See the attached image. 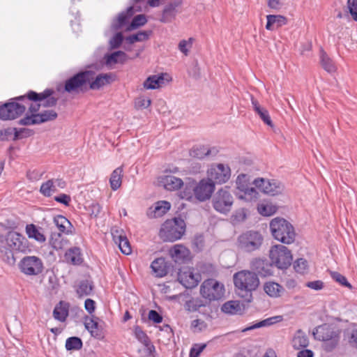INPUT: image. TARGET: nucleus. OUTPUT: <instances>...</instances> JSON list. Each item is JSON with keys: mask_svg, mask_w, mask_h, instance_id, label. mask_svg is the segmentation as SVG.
<instances>
[{"mask_svg": "<svg viewBox=\"0 0 357 357\" xmlns=\"http://www.w3.org/2000/svg\"><path fill=\"white\" fill-rule=\"evenodd\" d=\"M27 241L24 236L16 231H9L6 236L0 234V254L2 259L8 264H14L15 259L13 251H24Z\"/></svg>", "mask_w": 357, "mask_h": 357, "instance_id": "f257e3e1", "label": "nucleus"}, {"mask_svg": "<svg viewBox=\"0 0 357 357\" xmlns=\"http://www.w3.org/2000/svg\"><path fill=\"white\" fill-rule=\"evenodd\" d=\"M341 330L335 324H324L315 328L314 339L323 342L324 349L333 351L338 344Z\"/></svg>", "mask_w": 357, "mask_h": 357, "instance_id": "f03ea898", "label": "nucleus"}, {"mask_svg": "<svg viewBox=\"0 0 357 357\" xmlns=\"http://www.w3.org/2000/svg\"><path fill=\"white\" fill-rule=\"evenodd\" d=\"M270 229L273 236L285 244L292 243L296 238V232L292 225L282 218H275L270 222Z\"/></svg>", "mask_w": 357, "mask_h": 357, "instance_id": "7ed1b4c3", "label": "nucleus"}, {"mask_svg": "<svg viewBox=\"0 0 357 357\" xmlns=\"http://www.w3.org/2000/svg\"><path fill=\"white\" fill-rule=\"evenodd\" d=\"M235 287L238 294L245 297H251V292L256 290L259 284V280L255 273L249 271H241L236 273L233 277Z\"/></svg>", "mask_w": 357, "mask_h": 357, "instance_id": "20e7f679", "label": "nucleus"}, {"mask_svg": "<svg viewBox=\"0 0 357 357\" xmlns=\"http://www.w3.org/2000/svg\"><path fill=\"white\" fill-rule=\"evenodd\" d=\"M185 224L183 220L174 218L166 220L160 230V237L164 241H175L181 238L185 233Z\"/></svg>", "mask_w": 357, "mask_h": 357, "instance_id": "39448f33", "label": "nucleus"}, {"mask_svg": "<svg viewBox=\"0 0 357 357\" xmlns=\"http://www.w3.org/2000/svg\"><path fill=\"white\" fill-rule=\"evenodd\" d=\"M92 79V73L87 70L79 72L66 81L64 90L70 93L85 92L89 89V83Z\"/></svg>", "mask_w": 357, "mask_h": 357, "instance_id": "423d86ee", "label": "nucleus"}, {"mask_svg": "<svg viewBox=\"0 0 357 357\" xmlns=\"http://www.w3.org/2000/svg\"><path fill=\"white\" fill-rule=\"evenodd\" d=\"M264 241L261 234L257 231H247L237 239L238 247L244 252H251L259 250Z\"/></svg>", "mask_w": 357, "mask_h": 357, "instance_id": "0eeeda50", "label": "nucleus"}, {"mask_svg": "<svg viewBox=\"0 0 357 357\" xmlns=\"http://www.w3.org/2000/svg\"><path fill=\"white\" fill-rule=\"evenodd\" d=\"M200 294L203 298L209 301H218L223 298L225 287L223 284L215 279H208L202 284Z\"/></svg>", "mask_w": 357, "mask_h": 357, "instance_id": "6e6552de", "label": "nucleus"}, {"mask_svg": "<svg viewBox=\"0 0 357 357\" xmlns=\"http://www.w3.org/2000/svg\"><path fill=\"white\" fill-rule=\"evenodd\" d=\"M269 257L272 263L280 269L287 268L292 261V255L290 250L282 245L273 246L270 250Z\"/></svg>", "mask_w": 357, "mask_h": 357, "instance_id": "1a4fd4ad", "label": "nucleus"}, {"mask_svg": "<svg viewBox=\"0 0 357 357\" xmlns=\"http://www.w3.org/2000/svg\"><path fill=\"white\" fill-rule=\"evenodd\" d=\"M24 99V96H19L0 106V119L3 121L13 120L20 116L26 110L24 105L17 102L15 100Z\"/></svg>", "mask_w": 357, "mask_h": 357, "instance_id": "9d476101", "label": "nucleus"}, {"mask_svg": "<svg viewBox=\"0 0 357 357\" xmlns=\"http://www.w3.org/2000/svg\"><path fill=\"white\" fill-rule=\"evenodd\" d=\"M233 203L234 198L227 187L218 190L212 199L214 209L224 214L231 211Z\"/></svg>", "mask_w": 357, "mask_h": 357, "instance_id": "9b49d317", "label": "nucleus"}, {"mask_svg": "<svg viewBox=\"0 0 357 357\" xmlns=\"http://www.w3.org/2000/svg\"><path fill=\"white\" fill-rule=\"evenodd\" d=\"M252 183L264 194L271 196L281 194L284 189V185L275 179L257 178Z\"/></svg>", "mask_w": 357, "mask_h": 357, "instance_id": "f8f14e48", "label": "nucleus"}, {"mask_svg": "<svg viewBox=\"0 0 357 357\" xmlns=\"http://www.w3.org/2000/svg\"><path fill=\"white\" fill-rule=\"evenodd\" d=\"M21 271L27 275H36L43 269L42 260L36 256H27L22 259L20 263Z\"/></svg>", "mask_w": 357, "mask_h": 357, "instance_id": "ddd939ff", "label": "nucleus"}, {"mask_svg": "<svg viewBox=\"0 0 357 357\" xmlns=\"http://www.w3.org/2000/svg\"><path fill=\"white\" fill-rule=\"evenodd\" d=\"M208 179L216 183H226L230 178L231 170L228 165L218 164L212 165L208 172Z\"/></svg>", "mask_w": 357, "mask_h": 357, "instance_id": "4468645a", "label": "nucleus"}, {"mask_svg": "<svg viewBox=\"0 0 357 357\" xmlns=\"http://www.w3.org/2000/svg\"><path fill=\"white\" fill-rule=\"evenodd\" d=\"M57 117V114L54 110H47L40 114H33L26 115L24 118L20 119L21 125H34L40 124L49 121L54 120Z\"/></svg>", "mask_w": 357, "mask_h": 357, "instance_id": "2eb2a0df", "label": "nucleus"}, {"mask_svg": "<svg viewBox=\"0 0 357 357\" xmlns=\"http://www.w3.org/2000/svg\"><path fill=\"white\" fill-rule=\"evenodd\" d=\"M215 190V185L208 179L202 180L194 188V195L200 202L209 199Z\"/></svg>", "mask_w": 357, "mask_h": 357, "instance_id": "dca6fc26", "label": "nucleus"}, {"mask_svg": "<svg viewBox=\"0 0 357 357\" xmlns=\"http://www.w3.org/2000/svg\"><path fill=\"white\" fill-rule=\"evenodd\" d=\"M52 93L53 91L51 89H46L42 93L30 91L27 96L30 100L42 102V106L50 107L54 106L57 102V98L52 96Z\"/></svg>", "mask_w": 357, "mask_h": 357, "instance_id": "f3484780", "label": "nucleus"}, {"mask_svg": "<svg viewBox=\"0 0 357 357\" xmlns=\"http://www.w3.org/2000/svg\"><path fill=\"white\" fill-rule=\"evenodd\" d=\"M178 280L185 288L191 289L198 284L201 275L194 273L190 269L181 270L178 274Z\"/></svg>", "mask_w": 357, "mask_h": 357, "instance_id": "a211bd4d", "label": "nucleus"}, {"mask_svg": "<svg viewBox=\"0 0 357 357\" xmlns=\"http://www.w3.org/2000/svg\"><path fill=\"white\" fill-rule=\"evenodd\" d=\"M139 7L135 8L134 6H130L126 11L119 14L112 23V29L114 31L123 28L128 22L130 17L136 11H140Z\"/></svg>", "mask_w": 357, "mask_h": 357, "instance_id": "6ab92c4d", "label": "nucleus"}, {"mask_svg": "<svg viewBox=\"0 0 357 357\" xmlns=\"http://www.w3.org/2000/svg\"><path fill=\"white\" fill-rule=\"evenodd\" d=\"M158 182L160 185L170 191L177 190L183 185V181L180 178L172 174L160 176L158 178Z\"/></svg>", "mask_w": 357, "mask_h": 357, "instance_id": "aec40b11", "label": "nucleus"}, {"mask_svg": "<svg viewBox=\"0 0 357 357\" xmlns=\"http://www.w3.org/2000/svg\"><path fill=\"white\" fill-rule=\"evenodd\" d=\"M318 57L319 65L328 73L333 74L337 71V66L334 61L321 47H319Z\"/></svg>", "mask_w": 357, "mask_h": 357, "instance_id": "412c9836", "label": "nucleus"}, {"mask_svg": "<svg viewBox=\"0 0 357 357\" xmlns=\"http://www.w3.org/2000/svg\"><path fill=\"white\" fill-rule=\"evenodd\" d=\"M250 268L258 275L266 277L271 274V265L266 259L256 258L251 261Z\"/></svg>", "mask_w": 357, "mask_h": 357, "instance_id": "4be33fe9", "label": "nucleus"}, {"mask_svg": "<svg viewBox=\"0 0 357 357\" xmlns=\"http://www.w3.org/2000/svg\"><path fill=\"white\" fill-rule=\"evenodd\" d=\"M113 240L118 246L121 251L125 255L131 253V247L130 243L126 236L123 234V231H119L117 229L112 230Z\"/></svg>", "mask_w": 357, "mask_h": 357, "instance_id": "5701e85b", "label": "nucleus"}, {"mask_svg": "<svg viewBox=\"0 0 357 357\" xmlns=\"http://www.w3.org/2000/svg\"><path fill=\"white\" fill-rule=\"evenodd\" d=\"M169 253L175 262L181 263L189 257L190 251L183 245L176 244L169 250Z\"/></svg>", "mask_w": 357, "mask_h": 357, "instance_id": "b1692460", "label": "nucleus"}, {"mask_svg": "<svg viewBox=\"0 0 357 357\" xmlns=\"http://www.w3.org/2000/svg\"><path fill=\"white\" fill-rule=\"evenodd\" d=\"M93 73V79L89 83L90 89H99L100 87L110 83L112 81L111 74H100L96 75V73L93 70H87Z\"/></svg>", "mask_w": 357, "mask_h": 357, "instance_id": "393cba45", "label": "nucleus"}, {"mask_svg": "<svg viewBox=\"0 0 357 357\" xmlns=\"http://www.w3.org/2000/svg\"><path fill=\"white\" fill-rule=\"evenodd\" d=\"M171 207V204L167 201H159L153 206L149 208L148 215L151 218H158L165 214Z\"/></svg>", "mask_w": 357, "mask_h": 357, "instance_id": "a878e982", "label": "nucleus"}, {"mask_svg": "<svg viewBox=\"0 0 357 357\" xmlns=\"http://www.w3.org/2000/svg\"><path fill=\"white\" fill-rule=\"evenodd\" d=\"M251 102L254 111L259 115L263 122L271 128H273V123L268 110L261 107L257 100H256L252 96H251Z\"/></svg>", "mask_w": 357, "mask_h": 357, "instance_id": "bb28decb", "label": "nucleus"}, {"mask_svg": "<svg viewBox=\"0 0 357 357\" xmlns=\"http://www.w3.org/2000/svg\"><path fill=\"white\" fill-rule=\"evenodd\" d=\"M54 223L60 233L68 235L73 234L74 228L71 222L64 216L58 215L54 218Z\"/></svg>", "mask_w": 357, "mask_h": 357, "instance_id": "cd10ccee", "label": "nucleus"}, {"mask_svg": "<svg viewBox=\"0 0 357 357\" xmlns=\"http://www.w3.org/2000/svg\"><path fill=\"white\" fill-rule=\"evenodd\" d=\"M97 319V318L86 317L84 326L93 337L100 338L102 337V327L98 324Z\"/></svg>", "mask_w": 357, "mask_h": 357, "instance_id": "c85d7f7f", "label": "nucleus"}, {"mask_svg": "<svg viewBox=\"0 0 357 357\" xmlns=\"http://www.w3.org/2000/svg\"><path fill=\"white\" fill-rule=\"evenodd\" d=\"M26 233L29 238H33L39 243H44L46 241L43 229L36 227L33 224L26 225Z\"/></svg>", "mask_w": 357, "mask_h": 357, "instance_id": "c756f323", "label": "nucleus"}, {"mask_svg": "<svg viewBox=\"0 0 357 357\" xmlns=\"http://www.w3.org/2000/svg\"><path fill=\"white\" fill-rule=\"evenodd\" d=\"M135 334L137 340L145 346L144 351L149 356H152V351L155 348L153 345L151 344L149 337L146 333L139 327H136L135 329Z\"/></svg>", "mask_w": 357, "mask_h": 357, "instance_id": "7c9ffc66", "label": "nucleus"}, {"mask_svg": "<svg viewBox=\"0 0 357 357\" xmlns=\"http://www.w3.org/2000/svg\"><path fill=\"white\" fill-rule=\"evenodd\" d=\"M264 291L271 297H280L284 291V288L278 283L267 282L264 285Z\"/></svg>", "mask_w": 357, "mask_h": 357, "instance_id": "2f4dec72", "label": "nucleus"}, {"mask_svg": "<svg viewBox=\"0 0 357 357\" xmlns=\"http://www.w3.org/2000/svg\"><path fill=\"white\" fill-rule=\"evenodd\" d=\"M151 267L158 277H163L167 273V267L163 258L155 259L151 263Z\"/></svg>", "mask_w": 357, "mask_h": 357, "instance_id": "473e14b6", "label": "nucleus"}, {"mask_svg": "<svg viewBox=\"0 0 357 357\" xmlns=\"http://www.w3.org/2000/svg\"><path fill=\"white\" fill-rule=\"evenodd\" d=\"M179 2H174L168 4L163 10L160 21L164 23L170 22L176 14V8Z\"/></svg>", "mask_w": 357, "mask_h": 357, "instance_id": "72a5a7b5", "label": "nucleus"}, {"mask_svg": "<svg viewBox=\"0 0 357 357\" xmlns=\"http://www.w3.org/2000/svg\"><path fill=\"white\" fill-rule=\"evenodd\" d=\"M68 315V306L67 304L61 301L56 305L53 311V317L55 319L60 321H64Z\"/></svg>", "mask_w": 357, "mask_h": 357, "instance_id": "f704fd0d", "label": "nucleus"}, {"mask_svg": "<svg viewBox=\"0 0 357 357\" xmlns=\"http://www.w3.org/2000/svg\"><path fill=\"white\" fill-rule=\"evenodd\" d=\"M164 84L162 75H152L149 77L144 82V87L146 89H155L160 88Z\"/></svg>", "mask_w": 357, "mask_h": 357, "instance_id": "c9c22d12", "label": "nucleus"}, {"mask_svg": "<svg viewBox=\"0 0 357 357\" xmlns=\"http://www.w3.org/2000/svg\"><path fill=\"white\" fill-rule=\"evenodd\" d=\"M65 259L67 262L72 264H79L82 260L79 248H73L69 249L65 254Z\"/></svg>", "mask_w": 357, "mask_h": 357, "instance_id": "e433bc0d", "label": "nucleus"}, {"mask_svg": "<svg viewBox=\"0 0 357 357\" xmlns=\"http://www.w3.org/2000/svg\"><path fill=\"white\" fill-rule=\"evenodd\" d=\"M206 306V302L199 298H193L187 301L184 305L185 309L188 312H201L200 309Z\"/></svg>", "mask_w": 357, "mask_h": 357, "instance_id": "4c0bfd02", "label": "nucleus"}, {"mask_svg": "<svg viewBox=\"0 0 357 357\" xmlns=\"http://www.w3.org/2000/svg\"><path fill=\"white\" fill-rule=\"evenodd\" d=\"M282 320V318L281 316H275V317H270V318L266 319L263 321H261L251 326L243 328L242 330V332H246V331H250L252 329H255V328H258L260 327H263V326H271V325H272L275 323L279 322Z\"/></svg>", "mask_w": 357, "mask_h": 357, "instance_id": "58836bf2", "label": "nucleus"}, {"mask_svg": "<svg viewBox=\"0 0 357 357\" xmlns=\"http://www.w3.org/2000/svg\"><path fill=\"white\" fill-rule=\"evenodd\" d=\"M291 344L295 349H300L301 348L306 347L309 344V341L302 332L298 331L294 336Z\"/></svg>", "mask_w": 357, "mask_h": 357, "instance_id": "ea45409f", "label": "nucleus"}, {"mask_svg": "<svg viewBox=\"0 0 357 357\" xmlns=\"http://www.w3.org/2000/svg\"><path fill=\"white\" fill-rule=\"evenodd\" d=\"M93 290L92 283L88 280H82L79 282L76 292L79 298L89 296Z\"/></svg>", "mask_w": 357, "mask_h": 357, "instance_id": "a19ab883", "label": "nucleus"}, {"mask_svg": "<svg viewBox=\"0 0 357 357\" xmlns=\"http://www.w3.org/2000/svg\"><path fill=\"white\" fill-rule=\"evenodd\" d=\"M122 172L123 169L121 167H118L112 173L109 182L112 190H116L121 186Z\"/></svg>", "mask_w": 357, "mask_h": 357, "instance_id": "79ce46f5", "label": "nucleus"}, {"mask_svg": "<svg viewBox=\"0 0 357 357\" xmlns=\"http://www.w3.org/2000/svg\"><path fill=\"white\" fill-rule=\"evenodd\" d=\"M241 191L243 194L238 195V198L245 199L246 202L256 201L258 198V192L255 188L248 186L245 187V189H242Z\"/></svg>", "mask_w": 357, "mask_h": 357, "instance_id": "37998d69", "label": "nucleus"}, {"mask_svg": "<svg viewBox=\"0 0 357 357\" xmlns=\"http://www.w3.org/2000/svg\"><path fill=\"white\" fill-rule=\"evenodd\" d=\"M266 18L267 23L266 28L268 30L273 29L274 25H276L278 27L285 23V18L282 15H268Z\"/></svg>", "mask_w": 357, "mask_h": 357, "instance_id": "c03bdc74", "label": "nucleus"}, {"mask_svg": "<svg viewBox=\"0 0 357 357\" xmlns=\"http://www.w3.org/2000/svg\"><path fill=\"white\" fill-rule=\"evenodd\" d=\"M50 244L55 250L62 249L66 244L67 241H64L61 233H52L50 239Z\"/></svg>", "mask_w": 357, "mask_h": 357, "instance_id": "a18cd8bd", "label": "nucleus"}, {"mask_svg": "<svg viewBox=\"0 0 357 357\" xmlns=\"http://www.w3.org/2000/svg\"><path fill=\"white\" fill-rule=\"evenodd\" d=\"M222 311L227 314H235L241 312L240 303L236 301H230L222 306Z\"/></svg>", "mask_w": 357, "mask_h": 357, "instance_id": "49530a36", "label": "nucleus"}, {"mask_svg": "<svg viewBox=\"0 0 357 357\" xmlns=\"http://www.w3.org/2000/svg\"><path fill=\"white\" fill-rule=\"evenodd\" d=\"M150 33L151 31H139L135 34L126 37V40L130 44H133L136 42H142L149 38Z\"/></svg>", "mask_w": 357, "mask_h": 357, "instance_id": "de8ad7c7", "label": "nucleus"}, {"mask_svg": "<svg viewBox=\"0 0 357 357\" xmlns=\"http://www.w3.org/2000/svg\"><path fill=\"white\" fill-rule=\"evenodd\" d=\"M126 54L122 51L115 52L107 57V63L113 64L116 63H123L126 60Z\"/></svg>", "mask_w": 357, "mask_h": 357, "instance_id": "09e8293b", "label": "nucleus"}, {"mask_svg": "<svg viewBox=\"0 0 357 357\" xmlns=\"http://www.w3.org/2000/svg\"><path fill=\"white\" fill-rule=\"evenodd\" d=\"M147 22V20L144 15H138L135 16L129 26L127 27V31H132L137 29L139 26H143Z\"/></svg>", "mask_w": 357, "mask_h": 357, "instance_id": "8fccbe9b", "label": "nucleus"}, {"mask_svg": "<svg viewBox=\"0 0 357 357\" xmlns=\"http://www.w3.org/2000/svg\"><path fill=\"white\" fill-rule=\"evenodd\" d=\"M82 347V342L77 337H71L66 340V348L67 350H79Z\"/></svg>", "mask_w": 357, "mask_h": 357, "instance_id": "3c124183", "label": "nucleus"}, {"mask_svg": "<svg viewBox=\"0 0 357 357\" xmlns=\"http://www.w3.org/2000/svg\"><path fill=\"white\" fill-rule=\"evenodd\" d=\"M40 191L44 196L46 197H50L52 193L56 192L53 183V179L48 180L45 183H43Z\"/></svg>", "mask_w": 357, "mask_h": 357, "instance_id": "603ef678", "label": "nucleus"}, {"mask_svg": "<svg viewBox=\"0 0 357 357\" xmlns=\"http://www.w3.org/2000/svg\"><path fill=\"white\" fill-rule=\"evenodd\" d=\"M277 206L273 205L271 203H267L264 204H261L258 207L259 212L266 216H270L274 214L277 211Z\"/></svg>", "mask_w": 357, "mask_h": 357, "instance_id": "864d4df0", "label": "nucleus"}, {"mask_svg": "<svg viewBox=\"0 0 357 357\" xmlns=\"http://www.w3.org/2000/svg\"><path fill=\"white\" fill-rule=\"evenodd\" d=\"M331 278L341 285L349 289H352V285L348 282L347 278L338 272L333 271L331 273Z\"/></svg>", "mask_w": 357, "mask_h": 357, "instance_id": "5fc2aeb1", "label": "nucleus"}, {"mask_svg": "<svg viewBox=\"0 0 357 357\" xmlns=\"http://www.w3.org/2000/svg\"><path fill=\"white\" fill-rule=\"evenodd\" d=\"M195 185L193 183H188L185 185L184 190L181 192L180 197L182 199L190 200L193 197L194 188Z\"/></svg>", "mask_w": 357, "mask_h": 357, "instance_id": "6e6d98bb", "label": "nucleus"}, {"mask_svg": "<svg viewBox=\"0 0 357 357\" xmlns=\"http://www.w3.org/2000/svg\"><path fill=\"white\" fill-rule=\"evenodd\" d=\"M14 131V140L20 139L24 137H29L33 135V132L28 128H13Z\"/></svg>", "mask_w": 357, "mask_h": 357, "instance_id": "4d7b16f0", "label": "nucleus"}, {"mask_svg": "<svg viewBox=\"0 0 357 357\" xmlns=\"http://www.w3.org/2000/svg\"><path fill=\"white\" fill-rule=\"evenodd\" d=\"M294 268L297 273L303 274L308 268L307 261L303 258L298 259L294 264Z\"/></svg>", "mask_w": 357, "mask_h": 357, "instance_id": "13d9d810", "label": "nucleus"}, {"mask_svg": "<svg viewBox=\"0 0 357 357\" xmlns=\"http://www.w3.org/2000/svg\"><path fill=\"white\" fill-rule=\"evenodd\" d=\"M347 6L353 20L357 22V0H347Z\"/></svg>", "mask_w": 357, "mask_h": 357, "instance_id": "bf43d9fd", "label": "nucleus"}, {"mask_svg": "<svg viewBox=\"0 0 357 357\" xmlns=\"http://www.w3.org/2000/svg\"><path fill=\"white\" fill-rule=\"evenodd\" d=\"M193 38H190L188 40H182L178 44L179 50L185 55L188 54V50L192 47Z\"/></svg>", "mask_w": 357, "mask_h": 357, "instance_id": "052dcab7", "label": "nucleus"}, {"mask_svg": "<svg viewBox=\"0 0 357 357\" xmlns=\"http://www.w3.org/2000/svg\"><path fill=\"white\" fill-rule=\"evenodd\" d=\"M246 218V211L244 208H241L235 212L232 215V221L234 224H237L244 221Z\"/></svg>", "mask_w": 357, "mask_h": 357, "instance_id": "680f3d73", "label": "nucleus"}, {"mask_svg": "<svg viewBox=\"0 0 357 357\" xmlns=\"http://www.w3.org/2000/svg\"><path fill=\"white\" fill-rule=\"evenodd\" d=\"M207 327V324L204 321L201 319L193 320L191 323V328L194 332H200L205 330Z\"/></svg>", "mask_w": 357, "mask_h": 357, "instance_id": "e2e57ef3", "label": "nucleus"}, {"mask_svg": "<svg viewBox=\"0 0 357 357\" xmlns=\"http://www.w3.org/2000/svg\"><path fill=\"white\" fill-rule=\"evenodd\" d=\"M248 176L245 174H239L236 178V185L238 189L240 190L242 189H245V187L248 186Z\"/></svg>", "mask_w": 357, "mask_h": 357, "instance_id": "0e129e2a", "label": "nucleus"}, {"mask_svg": "<svg viewBox=\"0 0 357 357\" xmlns=\"http://www.w3.org/2000/svg\"><path fill=\"white\" fill-rule=\"evenodd\" d=\"M123 40V36L122 33L119 32L116 33L109 41L112 48H118L122 43Z\"/></svg>", "mask_w": 357, "mask_h": 357, "instance_id": "69168bd1", "label": "nucleus"}, {"mask_svg": "<svg viewBox=\"0 0 357 357\" xmlns=\"http://www.w3.org/2000/svg\"><path fill=\"white\" fill-rule=\"evenodd\" d=\"M206 344H195L190 349V357H199V354L205 349Z\"/></svg>", "mask_w": 357, "mask_h": 357, "instance_id": "338daca9", "label": "nucleus"}, {"mask_svg": "<svg viewBox=\"0 0 357 357\" xmlns=\"http://www.w3.org/2000/svg\"><path fill=\"white\" fill-rule=\"evenodd\" d=\"M349 343L353 347L357 348V329H354L348 334Z\"/></svg>", "mask_w": 357, "mask_h": 357, "instance_id": "774afa93", "label": "nucleus"}]
</instances>
